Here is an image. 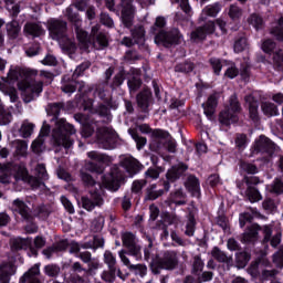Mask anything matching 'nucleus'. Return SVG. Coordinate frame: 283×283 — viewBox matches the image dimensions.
<instances>
[{
    "label": "nucleus",
    "mask_w": 283,
    "mask_h": 283,
    "mask_svg": "<svg viewBox=\"0 0 283 283\" xmlns=\"http://www.w3.org/2000/svg\"><path fill=\"white\" fill-rule=\"evenodd\" d=\"M61 109H63V104L61 103L49 104L46 107L48 115L53 116V120H56L55 127L53 128L52 138L54 145H56L57 147H64V149H70V147L74 145L72 136L76 134V128H74V125L67 123V120L63 118L59 119Z\"/></svg>",
    "instance_id": "1"
},
{
    "label": "nucleus",
    "mask_w": 283,
    "mask_h": 283,
    "mask_svg": "<svg viewBox=\"0 0 283 283\" xmlns=\"http://www.w3.org/2000/svg\"><path fill=\"white\" fill-rule=\"evenodd\" d=\"M48 30L51 39L60 43V48L63 52H69L72 54L76 50V43L70 38H67V22L59 19L48 20Z\"/></svg>",
    "instance_id": "2"
},
{
    "label": "nucleus",
    "mask_w": 283,
    "mask_h": 283,
    "mask_svg": "<svg viewBox=\"0 0 283 283\" xmlns=\"http://www.w3.org/2000/svg\"><path fill=\"white\" fill-rule=\"evenodd\" d=\"M167 25V21L163 17H158L155 21V25L150 31L155 35V43L157 45H164V48H171V45H179L182 43V35L178 29H172L169 32L163 30Z\"/></svg>",
    "instance_id": "3"
},
{
    "label": "nucleus",
    "mask_w": 283,
    "mask_h": 283,
    "mask_svg": "<svg viewBox=\"0 0 283 283\" xmlns=\"http://www.w3.org/2000/svg\"><path fill=\"white\" fill-rule=\"evenodd\" d=\"M24 78L18 82V88L22 92L24 103H32L43 92V82L34 80L36 72L27 71Z\"/></svg>",
    "instance_id": "4"
},
{
    "label": "nucleus",
    "mask_w": 283,
    "mask_h": 283,
    "mask_svg": "<svg viewBox=\"0 0 283 283\" xmlns=\"http://www.w3.org/2000/svg\"><path fill=\"white\" fill-rule=\"evenodd\" d=\"M64 17H66L69 21L73 23L81 50H90V45H92V42L90 41V35L87 34V31L81 28V25L83 24V20H81L78 13L74 12V7L66 8Z\"/></svg>",
    "instance_id": "5"
},
{
    "label": "nucleus",
    "mask_w": 283,
    "mask_h": 283,
    "mask_svg": "<svg viewBox=\"0 0 283 283\" xmlns=\"http://www.w3.org/2000/svg\"><path fill=\"white\" fill-rule=\"evenodd\" d=\"M150 145L151 147H154L155 150L166 147V149L170 154H176V140L171 139V135H169V132H166L164 129L153 130V142Z\"/></svg>",
    "instance_id": "6"
},
{
    "label": "nucleus",
    "mask_w": 283,
    "mask_h": 283,
    "mask_svg": "<svg viewBox=\"0 0 283 283\" xmlns=\"http://www.w3.org/2000/svg\"><path fill=\"white\" fill-rule=\"evenodd\" d=\"M241 109L242 107H240L238 96L232 95L229 99L228 108L219 114V123L226 125V127L233 125V123H238V114H240Z\"/></svg>",
    "instance_id": "7"
},
{
    "label": "nucleus",
    "mask_w": 283,
    "mask_h": 283,
    "mask_svg": "<svg viewBox=\"0 0 283 283\" xmlns=\"http://www.w3.org/2000/svg\"><path fill=\"white\" fill-rule=\"evenodd\" d=\"M118 143V135L112 127H101L97 129V145L101 149H115Z\"/></svg>",
    "instance_id": "8"
},
{
    "label": "nucleus",
    "mask_w": 283,
    "mask_h": 283,
    "mask_svg": "<svg viewBox=\"0 0 283 283\" xmlns=\"http://www.w3.org/2000/svg\"><path fill=\"white\" fill-rule=\"evenodd\" d=\"M275 151H277V147L264 135H261L254 143L253 154H265L264 158L266 163L273 158V154H275Z\"/></svg>",
    "instance_id": "9"
},
{
    "label": "nucleus",
    "mask_w": 283,
    "mask_h": 283,
    "mask_svg": "<svg viewBox=\"0 0 283 283\" xmlns=\"http://www.w3.org/2000/svg\"><path fill=\"white\" fill-rule=\"evenodd\" d=\"M125 175L122 172L120 167L113 166L109 176L105 179L106 188L109 191H118L120 189V180H124Z\"/></svg>",
    "instance_id": "10"
},
{
    "label": "nucleus",
    "mask_w": 283,
    "mask_h": 283,
    "mask_svg": "<svg viewBox=\"0 0 283 283\" xmlns=\"http://www.w3.org/2000/svg\"><path fill=\"white\" fill-rule=\"evenodd\" d=\"M122 242L128 249L129 255L139 260L140 258V245H138V239L132 232H125L122 234Z\"/></svg>",
    "instance_id": "11"
},
{
    "label": "nucleus",
    "mask_w": 283,
    "mask_h": 283,
    "mask_svg": "<svg viewBox=\"0 0 283 283\" xmlns=\"http://www.w3.org/2000/svg\"><path fill=\"white\" fill-rule=\"evenodd\" d=\"M122 7V21L125 28H132L134 25V14L136 8H134V0H120Z\"/></svg>",
    "instance_id": "12"
},
{
    "label": "nucleus",
    "mask_w": 283,
    "mask_h": 283,
    "mask_svg": "<svg viewBox=\"0 0 283 283\" xmlns=\"http://www.w3.org/2000/svg\"><path fill=\"white\" fill-rule=\"evenodd\" d=\"M99 24L92 27L91 36L93 38V48L95 50H105L109 45V39L107 38V33L99 32Z\"/></svg>",
    "instance_id": "13"
},
{
    "label": "nucleus",
    "mask_w": 283,
    "mask_h": 283,
    "mask_svg": "<svg viewBox=\"0 0 283 283\" xmlns=\"http://www.w3.org/2000/svg\"><path fill=\"white\" fill-rule=\"evenodd\" d=\"M213 32H216V22L209 21L203 27H199L192 31L190 33V39L193 43H198L200 41H205V39H207V34H213Z\"/></svg>",
    "instance_id": "14"
},
{
    "label": "nucleus",
    "mask_w": 283,
    "mask_h": 283,
    "mask_svg": "<svg viewBox=\"0 0 283 283\" xmlns=\"http://www.w3.org/2000/svg\"><path fill=\"white\" fill-rule=\"evenodd\" d=\"M158 266H160V269H165L166 271H174V269L178 266V252H164L163 256L158 259Z\"/></svg>",
    "instance_id": "15"
},
{
    "label": "nucleus",
    "mask_w": 283,
    "mask_h": 283,
    "mask_svg": "<svg viewBox=\"0 0 283 283\" xmlns=\"http://www.w3.org/2000/svg\"><path fill=\"white\" fill-rule=\"evenodd\" d=\"M119 165L127 171L128 176H136L143 169V164L129 155L123 156Z\"/></svg>",
    "instance_id": "16"
},
{
    "label": "nucleus",
    "mask_w": 283,
    "mask_h": 283,
    "mask_svg": "<svg viewBox=\"0 0 283 283\" xmlns=\"http://www.w3.org/2000/svg\"><path fill=\"white\" fill-rule=\"evenodd\" d=\"M82 207L86 211H94L96 207H103V196L94 190H91V198L82 197Z\"/></svg>",
    "instance_id": "17"
},
{
    "label": "nucleus",
    "mask_w": 283,
    "mask_h": 283,
    "mask_svg": "<svg viewBox=\"0 0 283 283\" xmlns=\"http://www.w3.org/2000/svg\"><path fill=\"white\" fill-rule=\"evenodd\" d=\"M11 211L13 213H19L23 220H30L32 210L28 203L21 199H15L12 201Z\"/></svg>",
    "instance_id": "18"
},
{
    "label": "nucleus",
    "mask_w": 283,
    "mask_h": 283,
    "mask_svg": "<svg viewBox=\"0 0 283 283\" xmlns=\"http://www.w3.org/2000/svg\"><path fill=\"white\" fill-rule=\"evenodd\" d=\"M220 95L218 93H213L208 97V101L202 104L203 114L209 118V120L213 119V115L216 114V108L218 107V99Z\"/></svg>",
    "instance_id": "19"
},
{
    "label": "nucleus",
    "mask_w": 283,
    "mask_h": 283,
    "mask_svg": "<svg viewBox=\"0 0 283 283\" xmlns=\"http://www.w3.org/2000/svg\"><path fill=\"white\" fill-rule=\"evenodd\" d=\"M40 264H35L28 272H25L21 277L19 283H41L39 275H41Z\"/></svg>",
    "instance_id": "20"
},
{
    "label": "nucleus",
    "mask_w": 283,
    "mask_h": 283,
    "mask_svg": "<svg viewBox=\"0 0 283 283\" xmlns=\"http://www.w3.org/2000/svg\"><path fill=\"white\" fill-rule=\"evenodd\" d=\"M189 167L185 165V163H178L177 165L172 166L168 171H167V179L170 180V182H174L180 178V176L185 175V171H187Z\"/></svg>",
    "instance_id": "21"
},
{
    "label": "nucleus",
    "mask_w": 283,
    "mask_h": 283,
    "mask_svg": "<svg viewBox=\"0 0 283 283\" xmlns=\"http://www.w3.org/2000/svg\"><path fill=\"white\" fill-rule=\"evenodd\" d=\"M151 104V91L144 90L137 95V105L142 111L147 112Z\"/></svg>",
    "instance_id": "22"
},
{
    "label": "nucleus",
    "mask_w": 283,
    "mask_h": 283,
    "mask_svg": "<svg viewBox=\"0 0 283 283\" xmlns=\"http://www.w3.org/2000/svg\"><path fill=\"white\" fill-rule=\"evenodd\" d=\"M23 32L25 36L36 39V36H41V34H43V27L39 23L28 22L24 24Z\"/></svg>",
    "instance_id": "23"
},
{
    "label": "nucleus",
    "mask_w": 283,
    "mask_h": 283,
    "mask_svg": "<svg viewBox=\"0 0 283 283\" xmlns=\"http://www.w3.org/2000/svg\"><path fill=\"white\" fill-rule=\"evenodd\" d=\"M258 231H260V226H258L256 223L251 224L243 233L242 242H244L245 244L256 242Z\"/></svg>",
    "instance_id": "24"
},
{
    "label": "nucleus",
    "mask_w": 283,
    "mask_h": 283,
    "mask_svg": "<svg viewBox=\"0 0 283 283\" xmlns=\"http://www.w3.org/2000/svg\"><path fill=\"white\" fill-rule=\"evenodd\" d=\"M186 189L195 198H199L200 196V180L196 178V176H189L186 181Z\"/></svg>",
    "instance_id": "25"
},
{
    "label": "nucleus",
    "mask_w": 283,
    "mask_h": 283,
    "mask_svg": "<svg viewBox=\"0 0 283 283\" xmlns=\"http://www.w3.org/2000/svg\"><path fill=\"white\" fill-rule=\"evenodd\" d=\"M220 10H222V6H220L219 2L208 4L206 8L202 9L201 17L199 18V20L205 21L207 17H218Z\"/></svg>",
    "instance_id": "26"
},
{
    "label": "nucleus",
    "mask_w": 283,
    "mask_h": 283,
    "mask_svg": "<svg viewBox=\"0 0 283 283\" xmlns=\"http://www.w3.org/2000/svg\"><path fill=\"white\" fill-rule=\"evenodd\" d=\"M33 244L34 247H32V243L29 245V258H36V255H39V249H43V247H45V238L41 235L35 237Z\"/></svg>",
    "instance_id": "27"
},
{
    "label": "nucleus",
    "mask_w": 283,
    "mask_h": 283,
    "mask_svg": "<svg viewBox=\"0 0 283 283\" xmlns=\"http://www.w3.org/2000/svg\"><path fill=\"white\" fill-rule=\"evenodd\" d=\"M6 30L9 39H19V34H21V24H19V21L12 20L6 24Z\"/></svg>",
    "instance_id": "28"
},
{
    "label": "nucleus",
    "mask_w": 283,
    "mask_h": 283,
    "mask_svg": "<svg viewBox=\"0 0 283 283\" xmlns=\"http://www.w3.org/2000/svg\"><path fill=\"white\" fill-rule=\"evenodd\" d=\"M32 244V239L27 238H14L11 239V249L12 251H21L23 249H30V245Z\"/></svg>",
    "instance_id": "29"
},
{
    "label": "nucleus",
    "mask_w": 283,
    "mask_h": 283,
    "mask_svg": "<svg viewBox=\"0 0 283 283\" xmlns=\"http://www.w3.org/2000/svg\"><path fill=\"white\" fill-rule=\"evenodd\" d=\"M170 202H172V205H176L177 207H182V205H187V195L182 191V188H178L170 193Z\"/></svg>",
    "instance_id": "30"
},
{
    "label": "nucleus",
    "mask_w": 283,
    "mask_h": 283,
    "mask_svg": "<svg viewBox=\"0 0 283 283\" xmlns=\"http://www.w3.org/2000/svg\"><path fill=\"white\" fill-rule=\"evenodd\" d=\"M245 103L249 107L250 118H252V120H258V107H260L258 99H255L253 95H248L245 96Z\"/></svg>",
    "instance_id": "31"
},
{
    "label": "nucleus",
    "mask_w": 283,
    "mask_h": 283,
    "mask_svg": "<svg viewBox=\"0 0 283 283\" xmlns=\"http://www.w3.org/2000/svg\"><path fill=\"white\" fill-rule=\"evenodd\" d=\"M211 255L217 262H221L222 264H231L233 262V258L227 255L224 251L220 250L218 247H214L211 251Z\"/></svg>",
    "instance_id": "32"
},
{
    "label": "nucleus",
    "mask_w": 283,
    "mask_h": 283,
    "mask_svg": "<svg viewBox=\"0 0 283 283\" xmlns=\"http://www.w3.org/2000/svg\"><path fill=\"white\" fill-rule=\"evenodd\" d=\"M0 92L10 97L11 103H17L19 95H17V88L14 86H8V83L0 82Z\"/></svg>",
    "instance_id": "33"
},
{
    "label": "nucleus",
    "mask_w": 283,
    "mask_h": 283,
    "mask_svg": "<svg viewBox=\"0 0 283 283\" xmlns=\"http://www.w3.org/2000/svg\"><path fill=\"white\" fill-rule=\"evenodd\" d=\"M87 157L91 158V160H95L96 163H102L103 165H109V163H112V157L105 154H101L96 150L88 151Z\"/></svg>",
    "instance_id": "34"
},
{
    "label": "nucleus",
    "mask_w": 283,
    "mask_h": 283,
    "mask_svg": "<svg viewBox=\"0 0 283 283\" xmlns=\"http://www.w3.org/2000/svg\"><path fill=\"white\" fill-rule=\"evenodd\" d=\"M261 109L265 116H280L277 106L271 102H263L261 104Z\"/></svg>",
    "instance_id": "35"
},
{
    "label": "nucleus",
    "mask_w": 283,
    "mask_h": 283,
    "mask_svg": "<svg viewBox=\"0 0 283 283\" xmlns=\"http://www.w3.org/2000/svg\"><path fill=\"white\" fill-rule=\"evenodd\" d=\"M195 233H196V217L193 216V212H189L188 220L186 221L185 235H188V238H193Z\"/></svg>",
    "instance_id": "36"
},
{
    "label": "nucleus",
    "mask_w": 283,
    "mask_h": 283,
    "mask_svg": "<svg viewBox=\"0 0 283 283\" xmlns=\"http://www.w3.org/2000/svg\"><path fill=\"white\" fill-rule=\"evenodd\" d=\"M130 32L135 43H145V28L143 25L135 27Z\"/></svg>",
    "instance_id": "37"
},
{
    "label": "nucleus",
    "mask_w": 283,
    "mask_h": 283,
    "mask_svg": "<svg viewBox=\"0 0 283 283\" xmlns=\"http://www.w3.org/2000/svg\"><path fill=\"white\" fill-rule=\"evenodd\" d=\"M74 80L75 78L72 77V81H70V78L63 77L61 90L64 94H74V92H76V81Z\"/></svg>",
    "instance_id": "38"
},
{
    "label": "nucleus",
    "mask_w": 283,
    "mask_h": 283,
    "mask_svg": "<svg viewBox=\"0 0 283 283\" xmlns=\"http://www.w3.org/2000/svg\"><path fill=\"white\" fill-rule=\"evenodd\" d=\"M19 133L22 138H30L34 133V124L24 120L19 129Z\"/></svg>",
    "instance_id": "39"
},
{
    "label": "nucleus",
    "mask_w": 283,
    "mask_h": 283,
    "mask_svg": "<svg viewBox=\"0 0 283 283\" xmlns=\"http://www.w3.org/2000/svg\"><path fill=\"white\" fill-rule=\"evenodd\" d=\"M133 72H136V74L133 77L128 78L127 85L130 92H138V90H140V85H143V82L140 81L138 71L133 70Z\"/></svg>",
    "instance_id": "40"
},
{
    "label": "nucleus",
    "mask_w": 283,
    "mask_h": 283,
    "mask_svg": "<svg viewBox=\"0 0 283 283\" xmlns=\"http://www.w3.org/2000/svg\"><path fill=\"white\" fill-rule=\"evenodd\" d=\"M210 65L214 72V74L217 76H220V72H222V67H224L226 65H228V61L227 60H220L217 57H212L210 59Z\"/></svg>",
    "instance_id": "41"
},
{
    "label": "nucleus",
    "mask_w": 283,
    "mask_h": 283,
    "mask_svg": "<svg viewBox=\"0 0 283 283\" xmlns=\"http://www.w3.org/2000/svg\"><path fill=\"white\" fill-rule=\"evenodd\" d=\"M249 260H251L249 252L243 251L235 254V262L239 269H244L249 264Z\"/></svg>",
    "instance_id": "42"
},
{
    "label": "nucleus",
    "mask_w": 283,
    "mask_h": 283,
    "mask_svg": "<svg viewBox=\"0 0 283 283\" xmlns=\"http://www.w3.org/2000/svg\"><path fill=\"white\" fill-rule=\"evenodd\" d=\"M245 196L250 202H260L262 200V195H260V191L255 187L249 186Z\"/></svg>",
    "instance_id": "43"
},
{
    "label": "nucleus",
    "mask_w": 283,
    "mask_h": 283,
    "mask_svg": "<svg viewBox=\"0 0 283 283\" xmlns=\"http://www.w3.org/2000/svg\"><path fill=\"white\" fill-rule=\"evenodd\" d=\"M250 211L252 214L249 212H244L240 216V227H244L247 222H251V220H253V217L258 218V216H260V212L255 208H251Z\"/></svg>",
    "instance_id": "44"
},
{
    "label": "nucleus",
    "mask_w": 283,
    "mask_h": 283,
    "mask_svg": "<svg viewBox=\"0 0 283 283\" xmlns=\"http://www.w3.org/2000/svg\"><path fill=\"white\" fill-rule=\"evenodd\" d=\"M116 268H108L102 272L101 279L103 282L112 283L116 280Z\"/></svg>",
    "instance_id": "45"
},
{
    "label": "nucleus",
    "mask_w": 283,
    "mask_h": 283,
    "mask_svg": "<svg viewBox=\"0 0 283 283\" xmlns=\"http://www.w3.org/2000/svg\"><path fill=\"white\" fill-rule=\"evenodd\" d=\"M248 22L256 30H262L264 28V20L256 13L251 14Z\"/></svg>",
    "instance_id": "46"
},
{
    "label": "nucleus",
    "mask_w": 283,
    "mask_h": 283,
    "mask_svg": "<svg viewBox=\"0 0 283 283\" xmlns=\"http://www.w3.org/2000/svg\"><path fill=\"white\" fill-rule=\"evenodd\" d=\"M19 76L21 73L17 70H10L8 73V77H2V83H7L8 86H11L14 81H19Z\"/></svg>",
    "instance_id": "47"
},
{
    "label": "nucleus",
    "mask_w": 283,
    "mask_h": 283,
    "mask_svg": "<svg viewBox=\"0 0 283 283\" xmlns=\"http://www.w3.org/2000/svg\"><path fill=\"white\" fill-rule=\"evenodd\" d=\"M44 273L48 277H57L59 273H61V268L55 264H49L44 266Z\"/></svg>",
    "instance_id": "48"
},
{
    "label": "nucleus",
    "mask_w": 283,
    "mask_h": 283,
    "mask_svg": "<svg viewBox=\"0 0 283 283\" xmlns=\"http://www.w3.org/2000/svg\"><path fill=\"white\" fill-rule=\"evenodd\" d=\"M228 69L224 73V76L228 78H235L238 74H240V71L238 70V66H235V63L233 62H228V65H226Z\"/></svg>",
    "instance_id": "49"
},
{
    "label": "nucleus",
    "mask_w": 283,
    "mask_h": 283,
    "mask_svg": "<svg viewBox=\"0 0 283 283\" xmlns=\"http://www.w3.org/2000/svg\"><path fill=\"white\" fill-rule=\"evenodd\" d=\"M104 262L108 266V269H116V255L111 251L104 252Z\"/></svg>",
    "instance_id": "50"
},
{
    "label": "nucleus",
    "mask_w": 283,
    "mask_h": 283,
    "mask_svg": "<svg viewBox=\"0 0 283 283\" xmlns=\"http://www.w3.org/2000/svg\"><path fill=\"white\" fill-rule=\"evenodd\" d=\"M273 64L276 70H283V50H279L273 54Z\"/></svg>",
    "instance_id": "51"
},
{
    "label": "nucleus",
    "mask_w": 283,
    "mask_h": 283,
    "mask_svg": "<svg viewBox=\"0 0 283 283\" xmlns=\"http://www.w3.org/2000/svg\"><path fill=\"white\" fill-rule=\"evenodd\" d=\"M249 43L247 42V38H239L234 41V52L240 54V52H244Z\"/></svg>",
    "instance_id": "52"
},
{
    "label": "nucleus",
    "mask_w": 283,
    "mask_h": 283,
    "mask_svg": "<svg viewBox=\"0 0 283 283\" xmlns=\"http://www.w3.org/2000/svg\"><path fill=\"white\" fill-rule=\"evenodd\" d=\"M15 154L18 156H28V143L25 140L15 142Z\"/></svg>",
    "instance_id": "53"
},
{
    "label": "nucleus",
    "mask_w": 283,
    "mask_h": 283,
    "mask_svg": "<svg viewBox=\"0 0 283 283\" xmlns=\"http://www.w3.org/2000/svg\"><path fill=\"white\" fill-rule=\"evenodd\" d=\"M268 190L271 191V193L280 195L283 192V181L280 179H275L270 186H268Z\"/></svg>",
    "instance_id": "54"
},
{
    "label": "nucleus",
    "mask_w": 283,
    "mask_h": 283,
    "mask_svg": "<svg viewBox=\"0 0 283 283\" xmlns=\"http://www.w3.org/2000/svg\"><path fill=\"white\" fill-rule=\"evenodd\" d=\"M175 72H181L184 74H189V72H193V63L186 62L180 63L175 66Z\"/></svg>",
    "instance_id": "55"
},
{
    "label": "nucleus",
    "mask_w": 283,
    "mask_h": 283,
    "mask_svg": "<svg viewBox=\"0 0 283 283\" xmlns=\"http://www.w3.org/2000/svg\"><path fill=\"white\" fill-rule=\"evenodd\" d=\"M202 269H205V261H202L199 255L195 256L192 263V273L198 275V273H202Z\"/></svg>",
    "instance_id": "56"
},
{
    "label": "nucleus",
    "mask_w": 283,
    "mask_h": 283,
    "mask_svg": "<svg viewBox=\"0 0 283 283\" xmlns=\"http://www.w3.org/2000/svg\"><path fill=\"white\" fill-rule=\"evenodd\" d=\"M130 136L136 143L138 151H140V149H143V147L147 145V138L142 137L140 135H138V133L132 132Z\"/></svg>",
    "instance_id": "57"
},
{
    "label": "nucleus",
    "mask_w": 283,
    "mask_h": 283,
    "mask_svg": "<svg viewBox=\"0 0 283 283\" xmlns=\"http://www.w3.org/2000/svg\"><path fill=\"white\" fill-rule=\"evenodd\" d=\"M228 14L232 21H238L242 17V9L237 4H231Z\"/></svg>",
    "instance_id": "58"
},
{
    "label": "nucleus",
    "mask_w": 283,
    "mask_h": 283,
    "mask_svg": "<svg viewBox=\"0 0 283 283\" xmlns=\"http://www.w3.org/2000/svg\"><path fill=\"white\" fill-rule=\"evenodd\" d=\"M240 169H241V171H244L245 174H252V175L258 174V166L253 165V164H249L247 161L240 163Z\"/></svg>",
    "instance_id": "59"
},
{
    "label": "nucleus",
    "mask_w": 283,
    "mask_h": 283,
    "mask_svg": "<svg viewBox=\"0 0 283 283\" xmlns=\"http://www.w3.org/2000/svg\"><path fill=\"white\" fill-rule=\"evenodd\" d=\"M271 34H273L277 41H283V17L280 18L279 25L271 30Z\"/></svg>",
    "instance_id": "60"
},
{
    "label": "nucleus",
    "mask_w": 283,
    "mask_h": 283,
    "mask_svg": "<svg viewBox=\"0 0 283 283\" xmlns=\"http://www.w3.org/2000/svg\"><path fill=\"white\" fill-rule=\"evenodd\" d=\"M163 193H165V190H156V185H153L150 186V189H148L147 200H157V198H160Z\"/></svg>",
    "instance_id": "61"
},
{
    "label": "nucleus",
    "mask_w": 283,
    "mask_h": 283,
    "mask_svg": "<svg viewBox=\"0 0 283 283\" xmlns=\"http://www.w3.org/2000/svg\"><path fill=\"white\" fill-rule=\"evenodd\" d=\"M35 172L38 178H40V180H48L49 176H48V170L45 169V165L39 164L35 168Z\"/></svg>",
    "instance_id": "62"
},
{
    "label": "nucleus",
    "mask_w": 283,
    "mask_h": 283,
    "mask_svg": "<svg viewBox=\"0 0 283 283\" xmlns=\"http://www.w3.org/2000/svg\"><path fill=\"white\" fill-rule=\"evenodd\" d=\"M262 50H263V52H265V54H271V52H273V50H275V42H273V40H271V39L263 41Z\"/></svg>",
    "instance_id": "63"
},
{
    "label": "nucleus",
    "mask_w": 283,
    "mask_h": 283,
    "mask_svg": "<svg viewBox=\"0 0 283 283\" xmlns=\"http://www.w3.org/2000/svg\"><path fill=\"white\" fill-rule=\"evenodd\" d=\"M273 262L279 269H283V248L273 255Z\"/></svg>",
    "instance_id": "64"
}]
</instances>
